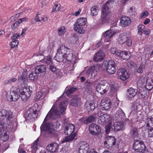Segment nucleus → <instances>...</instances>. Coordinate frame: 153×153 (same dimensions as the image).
<instances>
[{
    "mask_svg": "<svg viewBox=\"0 0 153 153\" xmlns=\"http://www.w3.org/2000/svg\"><path fill=\"white\" fill-rule=\"evenodd\" d=\"M68 105L67 101H63L60 102L57 108H56V103L54 104L44 119L42 124L40 127L41 130H43L54 135L55 132L53 128V125L52 123H45V121L49 118L52 119H56L59 117L61 114H64V112L66 109Z\"/></svg>",
    "mask_w": 153,
    "mask_h": 153,
    "instance_id": "nucleus-1",
    "label": "nucleus"
},
{
    "mask_svg": "<svg viewBox=\"0 0 153 153\" xmlns=\"http://www.w3.org/2000/svg\"><path fill=\"white\" fill-rule=\"evenodd\" d=\"M61 57V61L66 63L74 61L72 51L71 49L66 48L64 45H61L57 50L56 57Z\"/></svg>",
    "mask_w": 153,
    "mask_h": 153,
    "instance_id": "nucleus-2",
    "label": "nucleus"
},
{
    "mask_svg": "<svg viewBox=\"0 0 153 153\" xmlns=\"http://www.w3.org/2000/svg\"><path fill=\"white\" fill-rule=\"evenodd\" d=\"M110 2V1H107L102 6L101 17L99 22L100 25H103L109 22V18L108 15L110 13V12L109 11Z\"/></svg>",
    "mask_w": 153,
    "mask_h": 153,
    "instance_id": "nucleus-3",
    "label": "nucleus"
},
{
    "mask_svg": "<svg viewBox=\"0 0 153 153\" xmlns=\"http://www.w3.org/2000/svg\"><path fill=\"white\" fill-rule=\"evenodd\" d=\"M38 105H34L25 112V115L27 120L36 118L39 114V111L37 109Z\"/></svg>",
    "mask_w": 153,
    "mask_h": 153,
    "instance_id": "nucleus-4",
    "label": "nucleus"
},
{
    "mask_svg": "<svg viewBox=\"0 0 153 153\" xmlns=\"http://www.w3.org/2000/svg\"><path fill=\"white\" fill-rule=\"evenodd\" d=\"M109 88V85L106 81L101 80L97 85L96 90L102 95L108 90Z\"/></svg>",
    "mask_w": 153,
    "mask_h": 153,
    "instance_id": "nucleus-5",
    "label": "nucleus"
},
{
    "mask_svg": "<svg viewBox=\"0 0 153 153\" xmlns=\"http://www.w3.org/2000/svg\"><path fill=\"white\" fill-rule=\"evenodd\" d=\"M87 20L86 18H81L77 19L74 25V30L80 33H83L85 31L82 26L85 25Z\"/></svg>",
    "mask_w": 153,
    "mask_h": 153,
    "instance_id": "nucleus-6",
    "label": "nucleus"
},
{
    "mask_svg": "<svg viewBox=\"0 0 153 153\" xmlns=\"http://www.w3.org/2000/svg\"><path fill=\"white\" fill-rule=\"evenodd\" d=\"M5 120L7 123L10 124L13 119V114L10 111L3 109L0 111V120Z\"/></svg>",
    "mask_w": 153,
    "mask_h": 153,
    "instance_id": "nucleus-7",
    "label": "nucleus"
},
{
    "mask_svg": "<svg viewBox=\"0 0 153 153\" xmlns=\"http://www.w3.org/2000/svg\"><path fill=\"white\" fill-rule=\"evenodd\" d=\"M100 69V67L98 64L94 65L86 71V75L90 78H93L96 76Z\"/></svg>",
    "mask_w": 153,
    "mask_h": 153,
    "instance_id": "nucleus-8",
    "label": "nucleus"
},
{
    "mask_svg": "<svg viewBox=\"0 0 153 153\" xmlns=\"http://www.w3.org/2000/svg\"><path fill=\"white\" fill-rule=\"evenodd\" d=\"M114 61L112 60H109L105 65L106 72L109 74H114L116 71V66Z\"/></svg>",
    "mask_w": 153,
    "mask_h": 153,
    "instance_id": "nucleus-9",
    "label": "nucleus"
},
{
    "mask_svg": "<svg viewBox=\"0 0 153 153\" xmlns=\"http://www.w3.org/2000/svg\"><path fill=\"white\" fill-rule=\"evenodd\" d=\"M133 148L136 152H143L145 150L146 146L143 142L135 140L134 141Z\"/></svg>",
    "mask_w": 153,
    "mask_h": 153,
    "instance_id": "nucleus-10",
    "label": "nucleus"
},
{
    "mask_svg": "<svg viewBox=\"0 0 153 153\" xmlns=\"http://www.w3.org/2000/svg\"><path fill=\"white\" fill-rule=\"evenodd\" d=\"M31 91L29 88L24 87L20 91L19 90V94H20L22 100L24 102H26L31 95Z\"/></svg>",
    "mask_w": 153,
    "mask_h": 153,
    "instance_id": "nucleus-11",
    "label": "nucleus"
},
{
    "mask_svg": "<svg viewBox=\"0 0 153 153\" xmlns=\"http://www.w3.org/2000/svg\"><path fill=\"white\" fill-rule=\"evenodd\" d=\"M116 140L112 136H107L104 142L105 146L107 149H110L115 144Z\"/></svg>",
    "mask_w": 153,
    "mask_h": 153,
    "instance_id": "nucleus-12",
    "label": "nucleus"
},
{
    "mask_svg": "<svg viewBox=\"0 0 153 153\" xmlns=\"http://www.w3.org/2000/svg\"><path fill=\"white\" fill-rule=\"evenodd\" d=\"M118 77L123 81H125L129 77V74L124 68H120L117 72Z\"/></svg>",
    "mask_w": 153,
    "mask_h": 153,
    "instance_id": "nucleus-13",
    "label": "nucleus"
},
{
    "mask_svg": "<svg viewBox=\"0 0 153 153\" xmlns=\"http://www.w3.org/2000/svg\"><path fill=\"white\" fill-rule=\"evenodd\" d=\"M79 153H88L89 150L88 144L85 142H81L79 144Z\"/></svg>",
    "mask_w": 153,
    "mask_h": 153,
    "instance_id": "nucleus-14",
    "label": "nucleus"
},
{
    "mask_svg": "<svg viewBox=\"0 0 153 153\" xmlns=\"http://www.w3.org/2000/svg\"><path fill=\"white\" fill-rule=\"evenodd\" d=\"M115 32L112 31L111 30H107L102 33V36L105 38V42L111 41L112 37L116 34Z\"/></svg>",
    "mask_w": 153,
    "mask_h": 153,
    "instance_id": "nucleus-15",
    "label": "nucleus"
},
{
    "mask_svg": "<svg viewBox=\"0 0 153 153\" xmlns=\"http://www.w3.org/2000/svg\"><path fill=\"white\" fill-rule=\"evenodd\" d=\"M111 120V118L109 115L107 114H105L98 117V123L99 124H104L106 123L110 122Z\"/></svg>",
    "mask_w": 153,
    "mask_h": 153,
    "instance_id": "nucleus-16",
    "label": "nucleus"
},
{
    "mask_svg": "<svg viewBox=\"0 0 153 153\" xmlns=\"http://www.w3.org/2000/svg\"><path fill=\"white\" fill-rule=\"evenodd\" d=\"M20 96L19 89H17L16 91H11L9 96L10 101L11 102H15L18 100Z\"/></svg>",
    "mask_w": 153,
    "mask_h": 153,
    "instance_id": "nucleus-17",
    "label": "nucleus"
},
{
    "mask_svg": "<svg viewBox=\"0 0 153 153\" xmlns=\"http://www.w3.org/2000/svg\"><path fill=\"white\" fill-rule=\"evenodd\" d=\"M75 129L74 125L71 123L67 124L64 129V133L67 135H71L73 133Z\"/></svg>",
    "mask_w": 153,
    "mask_h": 153,
    "instance_id": "nucleus-18",
    "label": "nucleus"
},
{
    "mask_svg": "<svg viewBox=\"0 0 153 153\" xmlns=\"http://www.w3.org/2000/svg\"><path fill=\"white\" fill-rule=\"evenodd\" d=\"M125 114L122 110V109L119 108L117 110L114 114V118L117 120H120L122 118H124L125 117Z\"/></svg>",
    "mask_w": 153,
    "mask_h": 153,
    "instance_id": "nucleus-19",
    "label": "nucleus"
},
{
    "mask_svg": "<svg viewBox=\"0 0 153 153\" xmlns=\"http://www.w3.org/2000/svg\"><path fill=\"white\" fill-rule=\"evenodd\" d=\"M129 134L131 137L133 139L137 138L139 137L138 128L137 127H134L131 128Z\"/></svg>",
    "mask_w": 153,
    "mask_h": 153,
    "instance_id": "nucleus-20",
    "label": "nucleus"
},
{
    "mask_svg": "<svg viewBox=\"0 0 153 153\" xmlns=\"http://www.w3.org/2000/svg\"><path fill=\"white\" fill-rule=\"evenodd\" d=\"M102 109L103 110H108L110 108L111 102L110 100H102L101 102Z\"/></svg>",
    "mask_w": 153,
    "mask_h": 153,
    "instance_id": "nucleus-21",
    "label": "nucleus"
},
{
    "mask_svg": "<svg viewBox=\"0 0 153 153\" xmlns=\"http://www.w3.org/2000/svg\"><path fill=\"white\" fill-rule=\"evenodd\" d=\"M105 57V54L101 51H99L94 56V60L96 62H101Z\"/></svg>",
    "mask_w": 153,
    "mask_h": 153,
    "instance_id": "nucleus-22",
    "label": "nucleus"
},
{
    "mask_svg": "<svg viewBox=\"0 0 153 153\" xmlns=\"http://www.w3.org/2000/svg\"><path fill=\"white\" fill-rule=\"evenodd\" d=\"M59 144L56 143H51L46 147L47 150L51 152H54L58 150Z\"/></svg>",
    "mask_w": 153,
    "mask_h": 153,
    "instance_id": "nucleus-23",
    "label": "nucleus"
},
{
    "mask_svg": "<svg viewBox=\"0 0 153 153\" xmlns=\"http://www.w3.org/2000/svg\"><path fill=\"white\" fill-rule=\"evenodd\" d=\"M81 99L79 96L75 95L71 100V104L75 107H77L80 103Z\"/></svg>",
    "mask_w": 153,
    "mask_h": 153,
    "instance_id": "nucleus-24",
    "label": "nucleus"
},
{
    "mask_svg": "<svg viewBox=\"0 0 153 153\" xmlns=\"http://www.w3.org/2000/svg\"><path fill=\"white\" fill-rule=\"evenodd\" d=\"M114 128V131H119L123 130L124 128V125L123 122H116L114 123L112 126V128L113 129Z\"/></svg>",
    "mask_w": 153,
    "mask_h": 153,
    "instance_id": "nucleus-25",
    "label": "nucleus"
},
{
    "mask_svg": "<svg viewBox=\"0 0 153 153\" xmlns=\"http://www.w3.org/2000/svg\"><path fill=\"white\" fill-rule=\"evenodd\" d=\"M120 22L123 27H125L130 24L131 20L130 18L126 16L122 17L120 19Z\"/></svg>",
    "mask_w": 153,
    "mask_h": 153,
    "instance_id": "nucleus-26",
    "label": "nucleus"
},
{
    "mask_svg": "<svg viewBox=\"0 0 153 153\" xmlns=\"http://www.w3.org/2000/svg\"><path fill=\"white\" fill-rule=\"evenodd\" d=\"M129 36V34L126 33H124L120 34L119 35L118 42L120 44H123L125 43L127 38Z\"/></svg>",
    "mask_w": 153,
    "mask_h": 153,
    "instance_id": "nucleus-27",
    "label": "nucleus"
},
{
    "mask_svg": "<svg viewBox=\"0 0 153 153\" xmlns=\"http://www.w3.org/2000/svg\"><path fill=\"white\" fill-rule=\"evenodd\" d=\"M46 70V66L43 65L37 66L35 69V72L37 74L45 73Z\"/></svg>",
    "mask_w": 153,
    "mask_h": 153,
    "instance_id": "nucleus-28",
    "label": "nucleus"
},
{
    "mask_svg": "<svg viewBox=\"0 0 153 153\" xmlns=\"http://www.w3.org/2000/svg\"><path fill=\"white\" fill-rule=\"evenodd\" d=\"M127 95L128 97L130 98L133 97L137 94V91L136 89L131 88L127 90Z\"/></svg>",
    "mask_w": 153,
    "mask_h": 153,
    "instance_id": "nucleus-29",
    "label": "nucleus"
},
{
    "mask_svg": "<svg viewBox=\"0 0 153 153\" xmlns=\"http://www.w3.org/2000/svg\"><path fill=\"white\" fill-rule=\"evenodd\" d=\"M137 94L140 98H143L147 96V92L142 88L137 91Z\"/></svg>",
    "mask_w": 153,
    "mask_h": 153,
    "instance_id": "nucleus-30",
    "label": "nucleus"
},
{
    "mask_svg": "<svg viewBox=\"0 0 153 153\" xmlns=\"http://www.w3.org/2000/svg\"><path fill=\"white\" fill-rule=\"evenodd\" d=\"M90 11L91 14L92 16H94L97 14L99 11V8L97 6L94 5L91 8Z\"/></svg>",
    "mask_w": 153,
    "mask_h": 153,
    "instance_id": "nucleus-31",
    "label": "nucleus"
},
{
    "mask_svg": "<svg viewBox=\"0 0 153 153\" xmlns=\"http://www.w3.org/2000/svg\"><path fill=\"white\" fill-rule=\"evenodd\" d=\"M129 55L128 53L126 51H120L118 57L121 58L125 60L128 59L129 57Z\"/></svg>",
    "mask_w": 153,
    "mask_h": 153,
    "instance_id": "nucleus-32",
    "label": "nucleus"
},
{
    "mask_svg": "<svg viewBox=\"0 0 153 153\" xmlns=\"http://www.w3.org/2000/svg\"><path fill=\"white\" fill-rule=\"evenodd\" d=\"M146 126L148 127H153V117L149 116L147 119Z\"/></svg>",
    "mask_w": 153,
    "mask_h": 153,
    "instance_id": "nucleus-33",
    "label": "nucleus"
},
{
    "mask_svg": "<svg viewBox=\"0 0 153 153\" xmlns=\"http://www.w3.org/2000/svg\"><path fill=\"white\" fill-rule=\"evenodd\" d=\"M68 135L69 136L66 137L65 139L62 141V143L72 140L74 139L76 134L75 133H74L71 135Z\"/></svg>",
    "mask_w": 153,
    "mask_h": 153,
    "instance_id": "nucleus-34",
    "label": "nucleus"
},
{
    "mask_svg": "<svg viewBox=\"0 0 153 153\" xmlns=\"http://www.w3.org/2000/svg\"><path fill=\"white\" fill-rule=\"evenodd\" d=\"M27 73L26 72H24L23 74L19 77L18 81L20 82L24 83L26 80Z\"/></svg>",
    "mask_w": 153,
    "mask_h": 153,
    "instance_id": "nucleus-35",
    "label": "nucleus"
},
{
    "mask_svg": "<svg viewBox=\"0 0 153 153\" xmlns=\"http://www.w3.org/2000/svg\"><path fill=\"white\" fill-rule=\"evenodd\" d=\"M37 73L35 72H33L29 74V78L31 80L36 81L38 79V76Z\"/></svg>",
    "mask_w": 153,
    "mask_h": 153,
    "instance_id": "nucleus-36",
    "label": "nucleus"
},
{
    "mask_svg": "<svg viewBox=\"0 0 153 153\" xmlns=\"http://www.w3.org/2000/svg\"><path fill=\"white\" fill-rule=\"evenodd\" d=\"M41 61L47 65H51V64L52 63L50 57H47L43 59H42Z\"/></svg>",
    "mask_w": 153,
    "mask_h": 153,
    "instance_id": "nucleus-37",
    "label": "nucleus"
},
{
    "mask_svg": "<svg viewBox=\"0 0 153 153\" xmlns=\"http://www.w3.org/2000/svg\"><path fill=\"white\" fill-rule=\"evenodd\" d=\"M49 68L51 71L56 75H59V70L57 69L56 68L54 65H50L49 66Z\"/></svg>",
    "mask_w": 153,
    "mask_h": 153,
    "instance_id": "nucleus-38",
    "label": "nucleus"
},
{
    "mask_svg": "<svg viewBox=\"0 0 153 153\" xmlns=\"http://www.w3.org/2000/svg\"><path fill=\"white\" fill-rule=\"evenodd\" d=\"M146 80L145 78L143 77H141L140 78L137 82V84L138 86H141L142 85H143L145 82Z\"/></svg>",
    "mask_w": 153,
    "mask_h": 153,
    "instance_id": "nucleus-39",
    "label": "nucleus"
},
{
    "mask_svg": "<svg viewBox=\"0 0 153 153\" xmlns=\"http://www.w3.org/2000/svg\"><path fill=\"white\" fill-rule=\"evenodd\" d=\"M138 33L140 35H141L145 29V27L143 25H139L138 27Z\"/></svg>",
    "mask_w": 153,
    "mask_h": 153,
    "instance_id": "nucleus-40",
    "label": "nucleus"
},
{
    "mask_svg": "<svg viewBox=\"0 0 153 153\" xmlns=\"http://www.w3.org/2000/svg\"><path fill=\"white\" fill-rule=\"evenodd\" d=\"M95 128L97 132H95L94 131V134H92V135H99L101 132V128L99 126L97 125L95 126Z\"/></svg>",
    "mask_w": 153,
    "mask_h": 153,
    "instance_id": "nucleus-41",
    "label": "nucleus"
},
{
    "mask_svg": "<svg viewBox=\"0 0 153 153\" xmlns=\"http://www.w3.org/2000/svg\"><path fill=\"white\" fill-rule=\"evenodd\" d=\"M140 106V105L139 104H138L136 103H134L133 105V106L132 107L131 112H134H134H136L137 111L139 110V107Z\"/></svg>",
    "mask_w": 153,
    "mask_h": 153,
    "instance_id": "nucleus-42",
    "label": "nucleus"
},
{
    "mask_svg": "<svg viewBox=\"0 0 153 153\" xmlns=\"http://www.w3.org/2000/svg\"><path fill=\"white\" fill-rule=\"evenodd\" d=\"M126 45L128 46H131L132 45V39L131 37H130V35L128 36L127 39L125 42Z\"/></svg>",
    "mask_w": 153,
    "mask_h": 153,
    "instance_id": "nucleus-43",
    "label": "nucleus"
},
{
    "mask_svg": "<svg viewBox=\"0 0 153 153\" xmlns=\"http://www.w3.org/2000/svg\"><path fill=\"white\" fill-rule=\"evenodd\" d=\"M17 79L15 78H11L9 80H5L4 82L5 84H11L16 82L17 80Z\"/></svg>",
    "mask_w": 153,
    "mask_h": 153,
    "instance_id": "nucleus-44",
    "label": "nucleus"
},
{
    "mask_svg": "<svg viewBox=\"0 0 153 153\" xmlns=\"http://www.w3.org/2000/svg\"><path fill=\"white\" fill-rule=\"evenodd\" d=\"M145 66L143 64H141L137 68H136L135 70L137 73H141L143 72V70L145 68Z\"/></svg>",
    "mask_w": 153,
    "mask_h": 153,
    "instance_id": "nucleus-45",
    "label": "nucleus"
},
{
    "mask_svg": "<svg viewBox=\"0 0 153 153\" xmlns=\"http://www.w3.org/2000/svg\"><path fill=\"white\" fill-rule=\"evenodd\" d=\"M19 44V41L17 40H13L11 42L10 45L12 48L17 47Z\"/></svg>",
    "mask_w": 153,
    "mask_h": 153,
    "instance_id": "nucleus-46",
    "label": "nucleus"
},
{
    "mask_svg": "<svg viewBox=\"0 0 153 153\" xmlns=\"http://www.w3.org/2000/svg\"><path fill=\"white\" fill-rule=\"evenodd\" d=\"M96 119V117L93 115H91L88 117L86 119V123H89L93 122Z\"/></svg>",
    "mask_w": 153,
    "mask_h": 153,
    "instance_id": "nucleus-47",
    "label": "nucleus"
},
{
    "mask_svg": "<svg viewBox=\"0 0 153 153\" xmlns=\"http://www.w3.org/2000/svg\"><path fill=\"white\" fill-rule=\"evenodd\" d=\"M65 27L62 26L59 28L58 30V33L60 36L65 33Z\"/></svg>",
    "mask_w": 153,
    "mask_h": 153,
    "instance_id": "nucleus-48",
    "label": "nucleus"
},
{
    "mask_svg": "<svg viewBox=\"0 0 153 153\" xmlns=\"http://www.w3.org/2000/svg\"><path fill=\"white\" fill-rule=\"evenodd\" d=\"M76 88L72 87L67 91L66 94L68 96L69 95L73 93V92L74 91H76Z\"/></svg>",
    "mask_w": 153,
    "mask_h": 153,
    "instance_id": "nucleus-49",
    "label": "nucleus"
},
{
    "mask_svg": "<svg viewBox=\"0 0 153 153\" xmlns=\"http://www.w3.org/2000/svg\"><path fill=\"white\" fill-rule=\"evenodd\" d=\"M111 51L112 54H114L118 56L120 52H118L115 48H111Z\"/></svg>",
    "mask_w": 153,
    "mask_h": 153,
    "instance_id": "nucleus-50",
    "label": "nucleus"
},
{
    "mask_svg": "<svg viewBox=\"0 0 153 153\" xmlns=\"http://www.w3.org/2000/svg\"><path fill=\"white\" fill-rule=\"evenodd\" d=\"M148 131V137H153V127H148L147 128Z\"/></svg>",
    "mask_w": 153,
    "mask_h": 153,
    "instance_id": "nucleus-51",
    "label": "nucleus"
},
{
    "mask_svg": "<svg viewBox=\"0 0 153 153\" xmlns=\"http://www.w3.org/2000/svg\"><path fill=\"white\" fill-rule=\"evenodd\" d=\"M112 123L110 122H109L105 126V128L106 133H108L109 132Z\"/></svg>",
    "mask_w": 153,
    "mask_h": 153,
    "instance_id": "nucleus-52",
    "label": "nucleus"
},
{
    "mask_svg": "<svg viewBox=\"0 0 153 153\" xmlns=\"http://www.w3.org/2000/svg\"><path fill=\"white\" fill-rule=\"evenodd\" d=\"M95 124L94 123H92L90 124L89 126V131L90 133L92 134H94V127L95 126Z\"/></svg>",
    "mask_w": 153,
    "mask_h": 153,
    "instance_id": "nucleus-53",
    "label": "nucleus"
},
{
    "mask_svg": "<svg viewBox=\"0 0 153 153\" xmlns=\"http://www.w3.org/2000/svg\"><path fill=\"white\" fill-rule=\"evenodd\" d=\"M127 65L128 68H131L134 67L136 64L130 60L128 62Z\"/></svg>",
    "mask_w": 153,
    "mask_h": 153,
    "instance_id": "nucleus-54",
    "label": "nucleus"
},
{
    "mask_svg": "<svg viewBox=\"0 0 153 153\" xmlns=\"http://www.w3.org/2000/svg\"><path fill=\"white\" fill-rule=\"evenodd\" d=\"M39 140V138H38L33 143L32 148L34 150H36L37 149V144Z\"/></svg>",
    "mask_w": 153,
    "mask_h": 153,
    "instance_id": "nucleus-55",
    "label": "nucleus"
},
{
    "mask_svg": "<svg viewBox=\"0 0 153 153\" xmlns=\"http://www.w3.org/2000/svg\"><path fill=\"white\" fill-rule=\"evenodd\" d=\"M20 24L19 23V22H18V21H16L15 23L13 24V25L11 26V28L12 30H15L16 28L18 27L19 26V24Z\"/></svg>",
    "mask_w": 153,
    "mask_h": 153,
    "instance_id": "nucleus-56",
    "label": "nucleus"
},
{
    "mask_svg": "<svg viewBox=\"0 0 153 153\" xmlns=\"http://www.w3.org/2000/svg\"><path fill=\"white\" fill-rule=\"evenodd\" d=\"M20 36L19 34L18 33H16L14 34L11 37V39L12 40H16V39Z\"/></svg>",
    "mask_w": 153,
    "mask_h": 153,
    "instance_id": "nucleus-57",
    "label": "nucleus"
},
{
    "mask_svg": "<svg viewBox=\"0 0 153 153\" xmlns=\"http://www.w3.org/2000/svg\"><path fill=\"white\" fill-rule=\"evenodd\" d=\"M117 90V88L116 86L112 85L111 87V91L112 94H114Z\"/></svg>",
    "mask_w": 153,
    "mask_h": 153,
    "instance_id": "nucleus-58",
    "label": "nucleus"
},
{
    "mask_svg": "<svg viewBox=\"0 0 153 153\" xmlns=\"http://www.w3.org/2000/svg\"><path fill=\"white\" fill-rule=\"evenodd\" d=\"M59 7L60 5L58 7V4H55L53 7L52 11H54V12L59 11L60 9V8Z\"/></svg>",
    "mask_w": 153,
    "mask_h": 153,
    "instance_id": "nucleus-59",
    "label": "nucleus"
},
{
    "mask_svg": "<svg viewBox=\"0 0 153 153\" xmlns=\"http://www.w3.org/2000/svg\"><path fill=\"white\" fill-rule=\"evenodd\" d=\"M148 12L147 11H144L141 13L140 17L141 18L145 17L148 16Z\"/></svg>",
    "mask_w": 153,
    "mask_h": 153,
    "instance_id": "nucleus-60",
    "label": "nucleus"
},
{
    "mask_svg": "<svg viewBox=\"0 0 153 153\" xmlns=\"http://www.w3.org/2000/svg\"><path fill=\"white\" fill-rule=\"evenodd\" d=\"M2 96L3 98L6 100L7 99L8 97L7 93L6 91H4L2 93Z\"/></svg>",
    "mask_w": 153,
    "mask_h": 153,
    "instance_id": "nucleus-61",
    "label": "nucleus"
},
{
    "mask_svg": "<svg viewBox=\"0 0 153 153\" xmlns=\"http://www.w3.org/2000/svg\"><path fill=\"white\" fill-rule=\"evenodd\" d=\"M91 103L89 102H86L85 103V106L86 108V109L88 110L89 111H90V106Z\"/></svg>",
    "mask_w": 153,
    "mask_h": 153,
    "instance_id": "nucleus-62",
    "label": "nucleus"
},
{
    "mask_svg": "<svg viewBox=\"0 0 153 153\" xmlns=\"http://www.w3.org/2000/svg\"><path fill=\"white\" fill-rule=\"evenodd\" d=\"M28 19L26 17H25L21 19H19L18 20V22L20 23V24L23 22L25 21Z\"/></svg>",
    "mask_w": 153,
    "mask_h": 153,
    "instance_id": "nucleus-63",
    "label": "nucleus"
},
{
    "mask_svg": "<svg viewBox=\"0 0 153 153\" xmlns=\"http://www.w3.org/2000/svg\"><path fill=\"white\" fill-rule=\"evenodd\" d=\"M129 12L131 13H133L135 12V7H130L128 10Z\"/></svg>",
    "mask_w": 153,
    "mask_h": 153,
    "instance_id": "nucleus-64",
    "label": "nucleus"
}]
</instances>
